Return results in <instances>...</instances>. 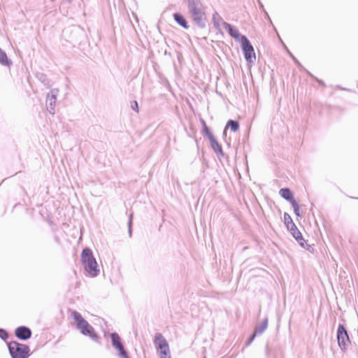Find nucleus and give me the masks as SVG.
Here are the masks:
<instances>
[{
    "instance_id": "nucleus-1",
    "label": "nucleus",
    "mask_w": 358,
    "mask_h": 358,
    "mask_svg": "<svg viewBox=\"0 0 358 358\" xmlns=\"http://www.w3.org/2000/svg\"><path fill=\"white\" fill-rule=\"evenodd\" d=\"M192 24L200 30L205 29L208 18L204 6L201 0H183Z\"/></svg>"
},
{
    "instance_id": "nucleus-2",
    "label": "nucleus",
    "mask_w": 358,
    "mask_h": 358,
    "mask_svg": "<svg viewBox=\"0 0 358 358\" xmlns=\"http://www.w3.org/2000/svg\"><path fill=\"white\" fill-rule=\"evenodd\" d=\"M71 317L75 322L76 329L80 334L90 337L92 341L100 343V336L95 329L83 317L80 313L76 310H71Z\"/></svg>"
},
{
    "instance_id": "nucleus-3",
    "label": "nucleus",
    "mask_w": 358,
    "mask_h": 358,
    "mask_svg": "<svg viewBox=\"0 0 358 358\" xmlns=\"http://www.w3.org/2000/svg\"><path fill=\"white\" fill-rule=\"evenodd\" d=\"M80 261L87 276L95 278L99 275L100 268L90 248L85 247L83 249Z\"/></svg>"
},
{
    "instance_id": "nucleus-4",
    "label": "nucleus",
    "mask_w": 358,
    "mask_h": 358,
    "mask_svg": "<svg viewBox=\"0 0 358 358\" xmlns=\"http://www.w3.org/2000/svg\"><path fill=\"white\" fill-rule=\"evenodd\" d=\"M6 345L11 358H29L31 353L28 345L17 341L6 342Z\"/></svg>"
},
{
    "instance_id": "nucleus-5",
    "label": "nucleus",
    "mask_w": 358,
    "mask_h": 358,
    "mask_svg": "<svg viewBox=\"0 0 358 358\" xmlns=\"http://www.w3.org/2000/svg\"><path fill=\"white\" fill-rule=\"evenodd\" d=\"M238 43L247 65L252 66L256 61V55L250 41L247 37Z\"/></svg>"
},
{
    "instance_id": "nucleus-6",
    "label": "nucleus",
    "mask_w": 358,
    "mask_h": 358,
    "mask_svg": "<svg viewBox=\"0 0 358 358\" xmlns=\"http://www.w3.org/2000/svg\"><path fill=\"white\" fill-rule=\"evenodd\" d=\"M336 339L341 350L343 352H345L349 345L351 343V340L345 324H338L336 331Z\"/></svg>"
},
{
    "instance_id": "nucleus-7",
    "label": "nucleus",
    "mask_w": 358,
    "mask_h": 358,
    "mask_svg": "<svg viewBox=\"0 0 358 358\" xmlns=\"http://www.w3.org/2000/svg\"><path fill=\"white\" fill-rule=\"evenodd\" d=\"M154 343L160 358H171L169 343L161 333L155 334Z\"/></svg>"
},
{
    "instance_id": "nucleus-8",
    "label": "nucleus",
    "mask_w": 358,
    "mask_h": 358,
    "mask_svg": "<svg viewBox=\"0 0 358 358\" xmlns=\"http://www.w3.org/2000/svg\"><path fill=\"white\" fill-rule=\"evenodd\" d=\"M112 347L117 351L119 358H130L129 352L124 348V342L118 333L114 331L108 333Z\"/></svg>"
},
{
    "instance_id": "nucleus-9",
    "label": "nucleus",
    "mask_w": 358,
    "mask_h": 358,
    "mask_svg": "<svg viewBox=\"0 0 358 358\" xmlns=\"http://www.w3.org/2000/svg\"><path fill=\"white\" fill-rule=\"evenodd\" d=\"M66 31L70 32L71 42L74 44L80 45L85 43L87 39V35L85 29L80 25H73L66 29Z\"/></svg>"
},
{
    "instance_id": "nucleus-10",
    "label": "nucleus",
    "mask_w": 358,
    "mask_h": 358,
    "mask_svg": "<svg viewBox=\"0 0 358 358\" xmlns=\"http://www.w3.org/2000/svg\"><path fill=\"white\" fill-rule=\"evenodd\" d=\"M288 231L301 248L310 252L313 253L314 252L313 246L307 243V241L304 239L301 232L296 226H292V228H290V230Z\"/></svg>"
},
{
    "instance_id": "nucleus-11",
    "label": "nucleus",
    "mask_w": 358,
    "mask_h": 358,
    "mask_svg": "<svg viewBox=\"0 0 358 358\" xmlns=\"http://www.w3.org/2000/svg\"><path fill=\"white\" fill-rule=\"evenodd\" d=\"M223 28L227 31L228 34L238 43H240L248 37L246 35L241 34L238 29L230 23L224 22L223 24Z\"/></svg>"
},
{
    "instance_id": "nucleus-12",
    "label": "nucleus",
    "mask_w": 358,
    "mask_h": 358,
    "mask_svg": "<svg viewBox=\"0 0 358 358\" xmlns=\"http://www.w3.org/2000/svg\"><path fill=\"white\" fill-rule=\"evenodd\" d=\"M15 336L21 341H27L32 336L31 329L25 325L16 327L14 330Z\"/></svg>"
},
{
    "instance_id": "nucleus-13",
    "label": "nucleus",
    "mask_w": 358,
    "mask_h": 358,
    "mask_svg": "<svg viewBox=\"0 0 358 358\" xmlns=\"http://www.w3.org/2000/svg\"><path fill=\"white\" fill-rule=\"evenodd\" d=\"M173 18L176 24L182 29L187 30L190 26L185 16L180 12H175L173 13Z\"/></svg>"
},
{
    "instance_id": "nucleus-14",
    "label": "nucleus",
    "mask_w": 358,
    "mask_h": 358,
    "mask_svg": "<svg viewBox=\"0 0 358 358\" xmlns=\"http://www.w3.org/2000/svg\"><path fill=\"white\" fill-rule=\"evenodd\" d=\"M209 143L210 148L213 150L219 159L225 156V153L223 151L222 145L217 141L216 137L209 141Z\"/></svg>"
},
{
    "instance_id": "nucleus-15",
    "label": "nucleus",
    "mask_w": 358,
    "mask_h": 358,
    "mask_svg": "<svg viewBox=\"0 0 358 358\" xmlns=\"http://www.w3.org/2000/svg\"><path fill=\"white\" fill-rule=\"evenodd\" d=\"M280 196L290 204L296 201L294 192L289 187H282L279 190Z\"/></svg>"
},
{
    "instance_id": "nucleus-16",
    "label": "nucleus",
    "mask_w": 358,
    "mask_h": 358,
    "mask_svg": "<svg viewBox=\"0 0 358 358\" xmlns=\"http://www.w3.org/2000/svg\"><path fill=\"white\" fill-rule=\"evenodd\" d=\"M268 317L266 316L262 319L261 322L256 325L254 329V332L258 336L262 335L268 328Z\"/></svg>"
},
{
    "instance_id": "nucleus-17",
    "label": "nucleus",
    "mask_w": 358,
    "mask_h": 358,
    "mask_svg": "<svg viewBox=\"0 0 358 358\" xmlns=\"http://www.w3.org/2000/svg\"><path fill=\"white\" fill-rule=\"evenodd\" d=\"M213 27L216 30H220V27L222 26L225 21H224L223 18L221 17V15L217 12L214 11L212 14V19H211Z\"/></svg>"
},
{
    "instance_id": "nucleus-18",
    "label": "nucleus",
    "mask_w": 358,
    "mask_h": 358,
    "mask_svg": "<svg viewBox=\"0 0 358 358\" xmlns=\"http://www.w3.org/2000/svg\"><path fill=\"white\" fill-rule=\"evenodd\" d=\"M35 77L43 84L47 88H50L52 82L50 79L48 78V76L43 72H36L35 74Z\"/></svg>"
},
{
    "instance_id": "nucleus-19",
    "label": "nucleus",
    "mask_w": 358,
    "mask_h": 358,
    "mask_svg": "<svg viewBox=\"0 0 358 358\" xmlns=\"http://www.w3.org/2000/svg\"><path fill=\"white\" fill-rule=\"evenodd\" d=\"M0 64L6 66V67H10L13 65V61L10 58H9L5 50H3L0 47Z\"/></svg>"
},
{
    "instance_id": "nucleus-20",
    "label": "nucleus",
    "mask_w": 358,
    "mask_h": 358,
    "mask_svg": "<svg viewBox=\"0 0 358 358\" xmlns=\"http://www.w3.org/2000/svg\"><path fill=\"white\" fill-rule=\"evenodd\" d=\"M227 129H229L232 132H236L240 129V124L238 121L235 120H229L225 125L223 134H224L226 133V130Z\"/></svg>"
},
{
    "instance_id": "nucleus-21",
    "label": "nucleus",
    "mask_w": 358,
    "mask_h": 358,
    "mask_svg": "<svg viewBox=\"0 0 358 358\" xmlns=\"http://www.w3.org/2000/svg\"><path fill=\"white\" fill-rule=\"evenodd\" d=\"M283 222L287 231L290 230V228H292V225L293 227L296 226L295 223L293 222V220L290 215L286 212L284 213L283 214Z\"/></svg>"
},
{
    "instance_id": "nucleus-22",
    "label": "nucleus",
    "mask_w": 358,
    "mask_h": 358,
    "mask_svg": "<svg viewBox=\"0 0 358 358\" xmlns=\"http://www.w3.org/2000/svg\"><path fill=\"white\" fill-rule=\"evenodd\" d=\"M203 136L209 141L215 138V135L213 134L211 129L208 126H206L201 129V131Z\"/></svg>"
},
{
    "instance_id": "nucleus-23",
    "label": "nucleus",
    "mask_w": 358,
    "mask_h": 358,
    "mask_svg": "<svg viewBox=\"0 0 358 358\" xmlns=\"http://www.w3.org/2000/svg\"><path fill=\"white\" fill-rule=\"evenodd\" d=\"M287 55L289 57L292 59L293 62L296 65V66L299 68V69L301 71H304L306 73V71H308L306 69L301 63L294 57V55L289 51V50H287Z\"/></svg>"
},
{
    "instance_id": "nucleus-24",
    "label": "nucleus",
    "mask_w": 358,
    "mask_h": 358,
    "mask_svg": "<svg viewBox=\"0 0 358 358\" xmlns=\"http://www.w3.org/2000/svg\"><path fill=\"white\" fill-rule=\"evenodd\" d=\"M58 93H59L58 89H57V88L52 89L50 90V92L46 96L47 102L48 101H56Z\"/></svg>"
},
{
    "instance_id": "nucleus-25",
    "label": "nucleus",
    "mask_w": 358,
    "mask_h": 358,
    "mask_svg": "<svg viewBox=\"0 0 358 358\" xmlns=\"http://www.w3.org/2000/svg\"><path fill=\"white\" fill-rule=\"evenodd\" d=\"M58 93H59L58 89H57V88L52 89L50 90V92L46 96L47 102L48 101H56Z\"/></svg>"
},
{
    "instance_id": "nucleus-26",
    "label": "nucleus",
    "mask_w": 358,
    "mask_h": 358,
    "mask_svg": "<svg viewBox=\"0 0 358 358\" xmlns=\"http://www.w3.org/2000/svg\"><path fill=\"white\" fill-rule=\"evenodd\" d=\"M292 206V207L293 208V210H294V213L295 214V215L296 217H302V214L300 211V208H301V206L299 204V202L298 201H295L294 202H293L292 203L290 204Z\"/></svg>"
},
{
    "instance_id": "nucleus-27",
    "label": "nucleus",
    "mask_w": 358,
    "mask_h": 358,
    "mask_svg": "<svg viewBox=\"0 0 358 358\" xmlns=\"http://www.w3.org/2000/svg\"><path fill=\"white\" fill-rule=\"evenodd\" d=\"M306 73L313 80L316 81L321 87H326L325 83L322 80H321V79L318 78L317 77H316L315 76H314L310 71H306Z\"/></svg>"
},
{
    "instance_id": "nucleus-28",
    "label": "nucleus",
    "mask_w": 358,
    "mask_h": 358,
    "mask_svg": "<svg viewBox=\"0 0 358 358\" xmlns=\"http://www.w3.org/2000/svg\"><path fill=\"white\" fill-rule=\"evenodd\" d=\"M265 356L266 358H277L276 353L273 352L268 344L265 347Z\"/></svg>"
},
{
    "instance_id": "nucleus-29",
    "label": "nucleus",
    "mask_w": 358,
    "mask_h": 358,
    "mask_svg": "<svg viewBox=\"0 0 358 358\" xmlns=\"http://www.w3.org/2000/svg\"><path fill=\"white\" fill-rule=\"evenodd\" d=\"M9 337V333L5 329L0 327V338L6 343Z\"/></svg>"
},
{
    "instance_id": "nucleus-30",
    "label": "nucleus",
    "mask_w": 358,
    "mask_h": 358,
    "mask_svg": "<svg viewBox=\"0 0 358 358\" xmlns=\"http://www.w3.org/2000/svg\"><path fill=\"white\" fill-rule=\"evenodd\" d=\"M258 335L256 334L254 331L247 338L246 341H245V347H248L250 346L252 342L254 341V340L255 339V338Z\"/></svg>"
},
{
    "instance_id": "nucleus-31",
    "label": "nucleus",
    "mask_w": 358,
    "mask_h": 358,
    "mask_svg": "<svg viewBox=\"0 0 358 358\" xmlns=\"http://www.w3.org/2000/svg\"><path fill=\"white\" fill-rule=\"evenodd\" d=\"M55 103L56 101H46L47 108L50 114H55Z\"/></svg>"
},
{
    "instance_id": "nucleus-32",
    "label": "nucleus",
    "mask_w": 358,
    "mask_h": 358,
    "mask_svg": "<svg viewBox=\"0 0 358 358\" xmlns=\"http://www.w3.org/2000/svg\"><path fill=\"white\" fill-rule=\"evenodd\" d=\"M131 108L135 111L136 113L139 112L138 103L136 100H133L131 101Z\"/></svg>"
},
{
    "instance_id": "nucleus-33",
    "label": "nucleus",
    "mask_w": 358,
    "mask_h": 358,
    "mask_svg": "<svg viewBox=\"0 0 358 358\" xmlns=\"http://www.w3.org/2000/svg\"><path fill=\"white\" fill-rule=\"evenodd\" d=\"M249 133H250V131L249 129H248L246 131H245V134H244V136H243V143L245 144L246 143L248 140H249Z\"/></svg>"
},
{
    "instance_id": "nucleus-34",
    "label": "nucleus",
    "mask_w": 358,
    "mask_h": 358,
    "mask_svg": "<svg viewBox=\"0 0 358 358\" xmlns=\"http://www.w3.org/2000/svg\"><path fill=\"white\" fill-rule=\"evenodd\" d=\"M134 212H131L128 216L127 224H133Z\"/></svg>"
},
{
    "instance_id": "nucleus-35",
    "label": "nucleus",
    "mask_w": 358,
    "mask_h": 358,
    "mask_svg": "<svg viewBox=\"0 0 358 358\" xmlns=\"http://www.w3.org/2000/svg\"><path fill=\"white\" fill-rule=\"evenodd\" d=\"M212 42L215 43L216 44V45L218 47H221V45H226L225 43L222 41H212Z\"/></svg>"
},
{
    "instance_id": "nucleus-36",
    "label": "nucleus",
    "mask_w": 358,
    "mask_h": 358,
    "mask_svg": "<svg viewBox=\"0 0 358 358\" xmlns=\"http://www.w3.org/2000/svg\"><path fill=\"white\" fill-rule=\"evenodd\" d=\"M128 234L130 238L132 237V224H127Z\"/></svg>"
},
{
    "instance_id": "nucleus-37",
    "label": "nucleus",
    "mask_w": 358,
    "mask_h": 358,
    "mask_svg": "<svg viewBox=\"0 0 358 358\" xmlns=\"http://www.w3.org/2000/svg\"><path fill=\"white\" fill-rule=\"evenodd\" d=\"M200 123H201V124L202 128H203V127H206V126H208V125L206 124V121H205L203 119H202V118H201V119H200Z\"/></svg>"
},
{
    "instance_id": "nucleus-38",
    "label": "nucleus",
    "mask_w": 358,
    "mask_h": 358,
    "mask_svg": "<svg viewBox=\"0 0 358 358\" xmlns=\"http://www.w3.org/2000/svg\"><path fill=\"white\" fill-rule=\"evenodd\" d=\"M264 17H265V18H266V20H269V21H271V18H270V17H269L268 13L266 10H264Z\"/></svg>"
},
{
    "instance_id": "nucleus-39",
    "label": "nucleus",
    "mask_w": 358,
    "mask_h": 358,
    "mask_svg": "<svg viewBox=\"0 0 358 358\" xmlns=\"http://www.w3.org/2000/svg\"><path fill=\"white\" fill-rule=\"evenodd\" d=\"M342 90L350 92H354V93L355 92V90H352V89L346 88V87L342 88Z\"/></svg>"
},
{
    "instance_id": "nucleus-40",
    "label": "nucleus",
    "mask_w": 358,
    "mask_h": 358,
    "mask_svg": "<svg viewBox=\"0 0 358 358\" xmlns=\"http://www.w3.org/2000/svg\"><path fill=\"white\" fill-rule=\"evenodd\" d=\"M177 56H178V61L180 62V59L182 58V54L179 52H177Z\"/></svg>"
},
{
    "instance_id": "nucleus-41",
    "label": "nucleus",
    "mask_w": 358,
    "mask_h": 358,
    "mask_svg": "<svg viewBox=\"0 0 358 358\" xmlns=\"http://www.w3.org/2000/svg\"><path fill=\"white\" fill-rule=\"evenodd\" d=\"M217 34H221L222 36L224 35V32L221 29V27H220V30H217Z\"/></svg>"
},
{
    "instance_id": "nucleus-42",
    "label": "nucleus",
    "mask_w": 358,
    "mask_h": 358,
    "mask_svg": "<svg viewBox=\"0 0 358 358\" xmlns=\"http://www.w3.org/2000/svg\"><path fill=\"white\" fill-rule=\"evenodd\" d=\"M259 8L262 10L263 12L265 10L264 5L261 2H259Z\"/></svg>"
},
{
    "instance_id": "nucleus-43",
    "label": "nucleus",
    "mask_w": 358,
    "mask_h": 358,
    "mask_svg": "<svg viewBox=\"0 0 358 358\" xmlns=\"http://www.w3.org/2000/svg\"><path fill=\"white\" fill-rule=\"evenodd\" d=\"M336 87L341 90H342V88H344L343 87L341 86V85H337Z\"/></svg>"
},
{
    "instance_id": "nucleus-44",
    "label": "nucleus",
    "mask_w": 358,
    "mask_h": 358,
    "mask_svg": "<svg viewBox=\"0 0 358 358\" xmlns=\"http://www.w3.org/2000/svg\"><path fill=\"white\" fill-rule=\"evenodd\" d=\"M283 47H284V49L287 52V50H289V49L284 43H283Z\"/></svg>"
},
{
    "instance_id": "nucleus-45",
    "label": "nucleus",
    "mask_w": 358,
    "mask_h": 358,
    "mask_svg": "<svg viewBox=\"0 0 358 358\" xmlns=\"http://www.w3.org/2000/svg\"><path fill=\"white\" fill-rule=\"evenodd\" d=\"M248 248V247L245 246V247H244V248H243V251H245V250H246Z\"/></svg>"
},
{
    "instance_id": "nucleus-46",
    "label": "nucleus",
    "mask_w": 358,
    "mask_h": 358,
    "mask_svg": "<svg viewBox=\"0 0 358 358\" xmlns=\"http://www.w3.org/2000/svg\"><path fill=\"white\" fill-rule=\"evenodd\" d=\"M202 39H203V40L206 41V40H207V37H206V36H204V37H203V38H202Z\"/></svg>"
},
{
    "instance_id": "nucleus-47",
    "label": "nucleus",
    "mask_w": 358,
    "mask_h": 358,
    "mask_svg": "<svg viewBox=\"0 0 358 358\" xmlns=\"http://www.w3.org/2000/svg\"><path fill=\"white\" fill-rule=\"evenodd\" d=\"M69 2H71L72 0H68Z\"/></svg>"
},
{
    "instance_id": "nucleus-48",
    "label": "nucleus",
    "mask_w": 358,
    "mask_h": 358,
    "mask_svg": "<svg viewBox=\"0 0 358 358\" xmlns=\"http://www.w3.org/2000/svg\"><path fill=\"white\" fill-rule=\"evenodd\" d=\"M357 86H358V80H357Z\"/></svg>"
}]
</instances>
